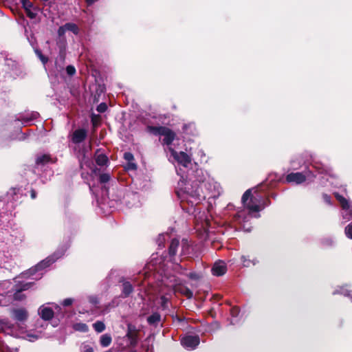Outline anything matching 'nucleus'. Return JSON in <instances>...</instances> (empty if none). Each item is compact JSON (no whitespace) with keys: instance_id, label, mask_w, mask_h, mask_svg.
I'll return each instance as SVG.
<instances>
[{"instance_id":"nucleus-1","label":"nucleus","mask_w":352,"mask_h":352,"mask_svg":"<svg viewBox=\"0 0 352 352\" xmlns=\"http://www.w3.org/2000/svg\"><path fill=\"white\" fill-rule=\"evenodd\" d=\"M176 168L177 175H181V179L178 182V186L176 190L177 195L181 201L182 208L190 215H192L196 219L197 215V206L198 205V184L196 181L190 182L184 181V175H182L179 170Z\"/></svg>"},{"instance_id":"nucleus-2","label":"nucleus","mask_w":352,"mask_h":352,"mask_svg":"<svg viewBox=\"0 0 352 352\" xmlns=\"http://www.w3.org/2000/svg\"><path fill=\"white\" fill-rule=\"evenodd\" d=\"M70 243L71 241L69 239H68L64 244L59 246L52 255L47 257L45 259L36 264L35 266L22 273V277H29L31 276L36 275V277L34 279H40L43 274L42 271L54 263L56 260L61 258L65 254L67 249L70 247Z\"/></svg>"},{"instance_id":"nucleus-3","label":"nucleus","mask_w":352,"mask_h":352,"mask_svg":"<svg viewBox=\"0 0 352 352\" xmlns=\"http://www.w3.org/2000/svg\"><path fill=\"white\" fill-rule=\"evenodd\" d=\"M164 285L173 290L174 292H179L186 296L188 298H191L193 296L192 292L187 287L182 284L180 278L175 276H170L165 280H163Z\"/></svg>"},{"instance_id":"nucleus-4","label":"nucleus","mask_w":352,"mask_h":352,"mask_svg":"<svg viewBox=\"0 0 352 352\" xmlns=\"http://www.w3.org/2000/svg\"><path fill=\"white\" fill-rule=\"evenodd\" d=\"M199 189L203 194H199V197H202L204 199H214L219 195V185L210 179H204L201 182L199 181Z\"/></svg>"},{"instance_id":"nucleus-5","label":"nucleus","mask_w":352,"mask_h":352,"mask_svg":"<svg viewBox=\"0 0 352 352\" xmlns=\"http://www.w3.org/2000/svg\"><path fill=\"white\" fill-rule=\"evenodd\" d=\"M261 199V196L257 198L256 196L252 195L251 189L247 190L241 198L244 206L253 212H258L265 208L264 205L262 206L260 205Z\"/></svg>"},{"instance_id":"nucleus-6","label":"nucleus","mask_w":352,"mask_h":352,"mask_svg":"<svg viewBox=\"0 0 352 352\" xmlns=\"http://www.w3.org/2000/svg\"><path fill=\"white\" fill-rule=\"evenodd\" d=\"M181 345L188 351L195 350L198 346L197 332H187L180 340Z\"/></svg>"},{"instance_id":"nucleus-7","label":"nucleus","mask_w":352,"mask_h":352,"mask_svg":"<svg viewBox=\"0 0 352 352\" xmlns=\"http://www.w3.org/2000/svg\"><path fill=\"white\" fill-rule=\"evenodd\" d=\"M170 152V157H173V160L177 162L179 166L187 168L190 164V157L184 152H177L172 147L168 148Z\"/></svg>"},{"instance_id":"nucleus-8","label":"nucleus","mask_w":352,"mask_h":352,"mask_svg":"<svg viewBox=\"0 0 352 352\" xmlns=\"http://www.w3.org/2000/svg\"><path fill=\"white\" fill-rule=\"evenodd\" d=\"M121 203L129 208L138 207L141 205L140 195L135 192H128L124 195Z\"/></svg>"},{"instance_id":"nucleus-9","label":"nucleus","mask_w":352,"mask_h":352,"mask_svg":"<svg viewBox=\"0 0 352 352\" xmlns=\"http://www.w3.org/2000/svg\"><path fill=\"white\" fill-rule=\"evenodd\" d=\"M307 177L302 173H291L287 175L285 180L287 183L300 184L306 181Z\"/></svg>"},{"instance_id":"nucleus-10","label":"nucleus","mask_w":352,"mask_h":352,"mask_svg":"<svg viewBox=\"0 0 352 352\" xmlns=\"http://www.w3.org/2000/svg\"><path fill=\"white\" fill-rule=\"evenodd\" d=\"M87 136V131L85 129L75 130L71 137L72 142L75 144L82 143Z\"/></svg>"},{"instance_id":"nucleus-11","label":"nucleus","mask_w":352,"mask_h":352,"mask_svg":"<svg viewBox=\"0 0 352 352\" xmlns=\"http://www.w3.org/2000/svg\"><path fill=\"white\" fill-rule=\"evenodd\" d=\"M227 266L226 263L221 261L216 262L211 268V272L213 276H221L227 272Z\"/></svg>"},{"instance_id":"nucleus-12","label":"nucleus","mask_w":352,"mask_h":352,"mask_svg":"<svg viewBox=\"0 0 352 352\" xmlns=\"http://www.w3.org/2000/svg\"><path fill=\"white\" fill-rule=\"evenodd\" d=\"M14 320L24 322L28 318V312L25 308L13 309L11 311Z\"/></svg>"},{"instance_id":"nucleus-13","label":"nucleus","mask_w":352,"mask_h":352,"mask_svg":"<svg viewBox=\"0 0 352 352\" xmlns=\"http://www.w3.org/2000/svg\"><path fill=\"white\" fill-rule=\"evenodd\" d=\"M56 160V157H53L50 154H41L36 157V164L37 166H44L47 164H54Z\"/></svg>"},{"instance_id":"nucleus-14","label":"nucleus","mask_w":352,"mask_h":352,"mask_svg":"<svg viewBox=\"0 0 352 352\" xmlns=\"http://www.w3.org/2000/svg\"><path fill=\"white\" fill-rule=\"evenodd\" d=\"M179 240L177 239H173L171 240L170 244L168 248V254H169L170 258L171 261H173L174 263H177V264L178 261H181V260L175 258L177 250L179 247Z\"/></svg>"},{"instance_id":"nucleus-15","label":"nucleus","mask_w":352,"mask_h":352,"mask_svg":"<svg viewBox=\"0 0 352 352\" xmlns=\"http://www.w3.org/2000/svg\"><path fill=\"white\" fill-rule=\"evenodd\" d=\"M39 116V113L36 111H32L31 113H26L25 114H21L17 118L18 121L21 122L23 125L29 124L30 122L36 120Z\"/></svg>"},{"instance_id":"nucleus-16","label":"nucleus","mask_w":352,"mask_h":352,"mask_svg":"<svg viewBox=\"0 0 352 352\" xmlns=\"http://www.w3.org/2000/svg\"><path fill=\"white\" fill-rule=\"evenodd\" d=\"M38 312L41 318L44 320H50L54 316L53 310L50 307H45L44 305L39 307Z\"/></svg>"},{"instance_id":"nucleus-17","label":"nucleus","mask_w":352,"mask_h":352,"mask_svg":"<svg viewBox=\"0 0 352 352\" xmlns=\"http://www.w3.org/2000/svg\"><path fill=\"white\" fill-rule=\"evenodd\" d=\"M162 136H164L163 144L167 145L168 149L169 147H171V144L175 139V133L166 128V131L162 134Z\"/></svg>"},{"instance_id":"nucleus-18","label":"nucleus","mask_w":352,"mask_h":352,"mask_svg":"<svg viewBox=\"0 0 352 352\" xmlns=\"http://www.w3.org/2000/svg\"><path fill=\"white\" fill-rule=\"evenodd\" d=\"M19 198V189L18 188H11L7 192L6 195V200L9 202L14 203Z\"/></svg>"},{"instance_id":"nucleus-19","label":"nucleus","mask_w":352,"mask_h":352,"mask_svg":"<svg viewBox=\"0 0 352 352\" xmlns=\"http://www.w3.org/2000/svg\"><path fill=\"white\" fill-rule=\"evenodd\" d=\"M125 338L128 339L126 346L135 347L139 342V333H126Z\"/></svg>"},{"instance_id":"nucleus-20","label":"nucleus","mask_w":352,"mask_h":352,"mask_svg":"<svg viewBox=\"0 0 352 352\" xmlns=\"http://www.w3.org/2000/svg\"><path fill=\"white\" fill-rule=\"evenodd\" d=\"M16 284L13 287V289H18L21 292L26 291L30 289L33 285L34 282L30 281V282H20V281H15Z\"/></svg>"},{"instance_id":"nucleus-21","label":"nucleus","mask_w":352,"mask_h":352,"mask_svg":"<svg viewBox=\"0 0 352 352\" xmlns=\"http://www.w3.org/2000/svg\"><path fill=\"white\" fill-rule=\"evenodd\" d=\"M333 195L337 201H339L342 209L347 210L349 208V204L345 197H344L338 192H334Z\"/></svg>"},{"instance_id":"nucleus-22","label":"nucleus","mask_w":352,"mask_h":352,"mask_svg":"<svg viewBox=\"0 0 352 352\" xmlns=\"http://www.w3.org/2000/svg\"><path fill=\"white\" fill-rule=\"evenodd\" d=\"M206 226H208L210 225V221L208 219H205L204 223H201V226L203 228V230L199 228V240H206L208 237V231L205 228Z\"/></svg>"},{"instance_id":"nucleus-23","label":"nucleus","mask_w":352,"mask_h":352,"mask_svg":"<svg viewBox=\"0 0 352 352\" xmlns=\"http://www.w3.org/2000/svg\"><path fill=\"white\" fill-rule=\"evenodd\" d=\"M133 291V287L132 285L128 282L125 281L122 283V296L126 298L129 296Z\"/></svg>"},{"instance_id":"nucleus-24","label":"nucleus","mask_w":352,"mask_h":352,"mask_svg":"<svg viewBox=\"0 0 352 352\" xmlns=\"http://www.w3.org/2000/svg\"><path fill=\"white\" fill-rule=\"evenodd\" d=\"M111 336L108 333L103 334L100 336V344L102 347L109 346L111 344Z\"/></svg>"},{"instance_id":"nucleus-25","label":"nucleus","mask_w":352,"mask_h":352,"mask_svg":"<svg viewBox=\"0 0 352 352\" xmlns=\"http://www.w3.org/2000/svg\"><path fill=\"white\" fill-rule=\"evenodd\" d=\"M148 131L151 133L155 135H161L166 131V127L164 126H148Z\"/></svg>"},{"instance_id":"nucleus-26","label":"nucleus","mask_w":352,"mask_h":352,"mask_svg":"<svg viewBox=\"0 0 352 352\" xmlns=\"http://www.w3.org/2000/svg\"><path fill=\"white\" fill-rule=\"evenodd\" d=\"M161 319V316L155 312L147 318V322L151 325H156Z\"/></svg>"},{"instance_id":"nucleus-27","label":"nucleus","mask_w":352,"mask_h":352,"mask_svg":"<svg viewBox=\"0 0 352 352\" xmlns=\"http://www.w3.org/2000/svg\"><path fill=\"white\" fill-rule=\"evenodd\" d=\"M96 162L98 166H104L108 162V158L104 154H98L96 157Z\"/></svg>"},{"instance_id":"nucleus-28","label":"nucleus","mask_w":352,"mask_h":352,"mask_svg":"<svg viewBox=\"0 0 352 352\" xmlns=\"http://www.w3.org/2000/svg\"><path fill=\"white\" fill-rule=\"evenodd\" d=\"M65 28L67 29V31H70L73 32L74 34H78L79 32L78 27L73 23H65Z\"/></svg>"},{"instance_id":"nucleus-29","label":"nucleus","mask_w":352,"mask_h":352,"mask_svg":"<svg viewBox=\"0 0 352 352\" xmlns=\"http://www.w3.org/2000/svg\"><path fill=\"white\" fill-rule=\"evenodd\" d=\"M94 330L98 333H101L105 329V324L102 321H96L93 324Z\"/></svg>"},{"instance_id":"nucleus-30","label":"nucleus","mask_w":352,"mask_h":352,"mask_svg":"<svg viewBox=\"0 0 352 352\" xmlns=\"http://www.w3.org/2000/svg\"><path fill=\"white\" fill-rule=\"evenodd\" d=\"M74 329L76 331L80 332H87L89 330L88 326L85 323H76L74 324Z\"/></svg>"},{"instance_id":"nucleus-31","label":"nucleus","mask_w":352,"mask_h":352,"mask_svg":"<svg viewBox=\"0 0 352 352\" xmlns=\"http://www.w3.org/2000/svg\"><path fill=\"white\" fill-rule=\"evenodd\" d=\"M169 299L166 296H162L160 298V306L163 310L168 309L169 307Z\"/></svg>"},{"instance_id":"nucleus-32","label":"nucleus","mask_w":352,"mask_h":352,"mask_svg":"<svg viewBox=\"0 0 352 352\" xmlns=\"http://www.w3.org/2000/svg\"><path fill=\"white\" fill-rule=\"evenodd\" d=\"M34 52H35L36 55L37 56V57L42 62V63L45 65L48 61V58L46 57L45 56H44L42 54L41 51L38 49H35Z\"/></svg>"},{"instance_id":"nucleus-33","label":"nucleus","mask_w":352,"mask_h":352,"mask_svg":"<svg viewBox=\"0 0 352 352\" xmlns=\"http://www.w3.org/2000/svg\"><path fill=\"white\" fill-rule=\"evenodd\" d=\"M14 294H13V298L15 300L21 301L25 298V296L22 294L23 292H21L18 289H13Z\"/></svg>"},{"instance_id":"nucleus-34","label":"nucleus","mask_w":352,"mask_h":352,"mask_svg":"<svg viewBox=\"0 0 352 352\" xmlns=\"http://www.w3.org/2000/svg\"><path fill=\"white\" fill-rule=\"evenodd\" d=\"M80 352H94V347L88 343H82L80 346Z\"/></svg>"},{"instance_id":"nucleus-35","label":"nucleus","mask_w":352,"mask_h":352,"mask_svg":"<svg viewBox=\"0 0 352 352\" xmlns=\"http://www.w3.org/2000/svg\"><path fill=\"white\" fill-rule=\"evenodd\" d=\"M65 61V56L63 54H60L56 59L55 64L58 71H61L63 67L61 65H58V62L63 64Z\"/></svg>"},{"instance_id":"nucleus-36","label":"nucleus","mask_w":352,"mask_h":352,"mask_svg":"<svg viewBox=\"0 0 352 352\" xmlns=\"http://www.w3.org/2000/svg\"><path fill=\"white\" fill-rule=\"evenodd\" d=\"M110 180V175L108 173H102L100 175L99 181L101 184H105Z\"/></svg>"},{"instance_id":"nucleus-37","label":"nucleus","mask_w":352,"mask_h":352,"mask_svg":"<svg viewBox=\"0 0 352 352\" xmlns=\"http://www.w3.org/2000/svg\"><path fill=\"white\" fill-rule=\"evenodd\" d=\"M139 333V329L136 327L135 325L132 324H127V331L126 333Z\"/></svg>"},{"instance_id":"nucleus-38","label":"nucleus","mask_w":352,"mask_h":352,"mask_svg":"<svg viewBox=\"0 0 352 352\" xmlns=\"http://www.w3.org/2000/svg\"><path fill=\"white\" fill-rule=\"evenodd\" d=\"M166 236H168V233L161 234L159 235L157 241L159 246H164V243L166 241Z\"/></svg>"},{"instance_id":"nucleus-39","label":"nucleus","mask_w":352,"mask_h":352,"mask_svg":"<svg viewBox=\"0 0 352 352\" xmlns=\"http://www.w3.org/2000/svg\"><path fill=\"white\" fill-rule=\"evenodd\" d=\"M25 12H26L27 16L31 19H35L37 16V12L36 11L35 9H34V10H32V8L29 9L27 11H25Z\"/></svg>"},{"instance_id":"nucleus-40","label":"nucleus","mask_w":352,"mask_h":352,"mask_svg":"<svg viewBox=\"0 0 352 352\" xmlns=\"http://www.w3.org/2000/svg\"><path fill=\"white\" fill-rule=\"evenodd\" d=\"M240 313V308L238 306H234L230 309V314L232 317L235 318L239 316Z\"/></svg>"},{"instance_id":"nucleus-41","label":"nucleus","mask_w":352,"mask_h":352,"mask_svg":"<svg viewBox=\"0 0 352 352\" xmlns=\"http://www.w3.org/2000/svg\"><path fill=\"white\" fill-rule=\"evenodd\" d=\"M21 3L25 11L32 8V3L29 0H21Z\"/></svg>"},{"instance_id":"nucleus-42","label":"nucleus","mask_w":352,"mask_h":352,"mask_svg":"<svg viewBox=\"0 0 352 352\" xmlns=\"http://www.w3.org/2000/svg\"><path fill=\"white\" fill-rule=\"evenodd\" d=\"M65 70L69 76H72L76 74V69L73 65L67 66Z\"/></svg>"},{"instance_id":"nucleus-43","label":"nucleus","mask_w":352,"mask_h":352,"mask_svg":"<svg viewBox=\"0 0 352 352\" xmlns=\"http://www.w3.org/2000/svg\"><path fill=\"white\" fill-rule=\"evenodd\" d=\"M89 302L94 306H96L99 303V300L96 296H89L88 297Z\"/></svg>"},{"instance_id":"nucleus-44","label":"nucleus","mask_w":352,"mask_h":352,"mask_svg":"<svg viewBox=\"0 0 352 352\" xmlns=\"http://www.w3.org/2000/svg\"><path fill=\"white\" fill-rule=\"evenodd\" d=\"M107 105L104 102L100 103L99 105H98L97 109H96V110L99 113H104L107 111Z\"/></svg>"},{"instance_id":"nucleus-45","label":"nucleus","mask_w":352,"mask_h":352,"mask_svg":"<svg viewBox=\"0 0 352 352\" xmlns=\"http://www.w3.org/2000/svg\"><path fill=\"white\" fill-rule=\"evenodd\" d=\"M345 233L348 238L352 239V222L345 228Z\"/></svg>"},{"instance_id":"nucleus-46","label":"nucleus","mask_w":352,"mask_h":352,"mask_svg":"<svg viewBox=\"0 0 352 352\" xmlns=\"http://www.w3.org/2000/svg\"><path fill=\"white\" fill-rule=\"evenodd\" d=\"M6 64L8 65V66H12V70H17L18 69V64L12 60H8L7 59L6 60Z\"/></svg>"},{"instance_id":"nucleus-47","label":"nucleus","mask_w":352,"mask_h":352,"mask_svg":"<svg viewBox=\"0 0 352 352\" xmlns=\"http://www.w3.org/2000/svg\"><path fill=\"white\" fill-rule=\"evenodd\" d=\"M241 261L243 262V265L244 267H249L250 263H252V261L248 258V256H246L243 255L241 256Z\"/></svg>"},{"instance_id":"nucleus-48","label":"nucleus","mask_w":352,"mask_h":352,"mask_svg":"<svg viewBox=\"0 0 352 352\" xmlns=\"http://www.w3.org/2000/svg\"><path fill=\"white\" fill-rule=\"evenodd\" d=\"M124 158L128 162H130L133 160V155L130 152H126L124 153Z\"/></svg>"},{"instance_id":"nucleus-49","label":"nucleus","mask_w":352,"mask_h":352,"mask_svg":"<svg viewBox=\"0 0 352 352\" xmlns=\"http://www.w3.org/2000/svg\"><path fill=\"white\" fill-rule=\"evenodd\" d=\"M74 302V299L71 298H65L62 302V305L64 307H68L71 305Z\"/></svg>"},{"instance_id":"nucleus-50","label":"nucleus","mask_w":352,"mask_h":352,"mask_svg":"<svg viewBox=\"0 0 352 352\" xmlns=\"http://www.w3.org/2000/svg\"><path fill=\"white\" fill-rule=\"evenodd\" d=\"M322 199H323L325 203H327V204H329V205L331 204V197L330 195H329L326 193H324L322 195Z\"/></svg>"},{"instance_id":"nucleus-51","label":"nucleus","mask_w":352,"mask_h":352,"mask_svg":"<svg viewBox=\"0 0 352 352\" xmlns=\"http://www.w3.org/2000/svg\"><path fill=\"white\" fill-rule=\"evenodd\" d=\"M67 32V29L65 28V25L59 27L58 30V35L61 37L65 35Z\"/></svg>"},{"instance_id":"nucleus-52","label":"nucleus","mask_w":352,"mask_h":352,"mask_svg":"<svg viewBox=\"0 0 352 352\" xmlns=\"http://www.w3.org/2000/svg\"><path fill=\"white\" fill-rule=\"evenodd\" d=\"M207 314L214 318L215 317L216 313L214 312V309L211 308L208 311Z\"/></svg>"},{"instance_id":"nucleus-53","label":"nucleus","mask_w":352,"mask_h":352,"mask_svg":"<svg viewBox=\"0 0 352 352\" xmlns=\"http://www.w3.org/2000/svg\"><path fill=\"white\" fill-rule=\"evenodd\" d=\"M128 168L135 169L136 168V165L134 163H132L131 162H130L128 164Z\"/></svg>"},{"instance_id":"nucleus-54","label":"nucleus","mask_w":352,"mask_h":352,"mask_svg":"<svg viewBox=\"0 0 352 352\" xmlns=\"http://www.w3.org/2000/svg\"><path fill=\"white\" fill-rule=\"evenodd\" d=\"M0 324L1 325H5L7 326L8 324V321L7 319H3L0 320Z\"/></svg>"},{"instance_id":"nucleus-55","label":"nucleus","mask_w":352,"mask_h":352,"mask_svg":"<svg viewBox=\"0 0 352 352\" xmlns=\"http://www.w3.org/2000/svg\"><path fill=\"white\" fill-rule=\"evenodd\" d=\"M30 196L32 199H35L36 197V192L34 190H32L30 192Z\"/></svg>"},{"instance_id":"nucleus-56","label":"nucleus","mask_w":352,"mask_h":352,"mask_svg":"<svg viewBox=\"0 0 352 352\" xmlns=\"http://www.w3.org/2000/svg\"><path fill=\"white\" fill-rule=\"evenodd\" d=\"M96 1H98V0H86V3H87L88 6H91Z\"/></svg>"},{"instance_id":"nucleus-57","label":"nucleus","mask_w":352,"mask_h":352,"mask_svg":"<svg viewBox=\"0 0 352 352\" xmlns=\"http://www.w3.org/2000/svg\"><path fill=\"white\" fill-rule=\"evenodd\" d=\"M187 248H186L184 246V244L183 247H182V254H187Z\"/></svg>"},{"instance_id":"nucleus-58","label":"nucleus","mask_w":352,"mask_h":352,"mask_svg":"<svg viewBox=\"0 0 352 352\" xmlns=\"http://www.w3.org/2000/svg\"><path fill=\"white\" fill-rule=\"evenodd\" d=\"M205 157H206L205 154H203V155H201V162H204V161L205 162H207V160H206V159H205Z\"/></svg>"},{"instance_id":"nucleus-59","label":"nucleus","mask_w":352,"mask_h":352,"mask_svg":"<svg viewBox=\"0 0 352 352\" xmlns=\"http://www.w3.org/2000/svg\"><path fill=\"white\" fill-rule=\"evenodd\" d=\"M89 187L90 192L94 193V188H93V186H91L90 184H89Z\"/></svg>"},{"instance_id":"nucleus-60","label":"nucleus","mask_w":352,"mask_h":352,"mask_svg":"<svg viewBox=\"0 0 352 352\" xmlns=\"http://www.w3.org/2000/svg\"><path fill=\"white\" fill-rule=\"evenodd\" d=\"M81 175H82V177L84 179H85L87 178V175H85V173H82Z\"/></svg>"},{"instance_id":"nucleus-61","label":"nucleus","mask_w":352,"mask_h":352,"mask_svg":"<svg viewBox=\"0 0 352 352\" xmlns=\"http://www.w3.org/2000/svg\"><path fill=\"white\" fill-rule=\"evenodd\" d=\"M261 188V186H258L255 190L254 192L256 193L258 191V188Z\"/></svg>"},{"instance_id":"nucleus-62","label":"nucleus","mask_w":352,"mask_h":352,"mask_svg":"<svg viewBox=\"0 0 352 352\" xmlns=\"http://www.w3.org/2000/svg\"><path fill=\"white\" fill-rule=\"evenodd\" d=\"M267 201V205H269V204H270V203H271V202H270V200L269 199H267V201Z\"/></svg>"},{"instance_id":"nucleus-63","label":"nucleus","mask_w":352,"mask_h":352,"mask_svg":"<svg viewBox=\"0 0 352 352\" xmlns=\"http://www.w3.org/2000/svg\"><path fill=\"white\" fill-rule=\"evenodd\" d=\"M130 352H138L136 350H132Z\"/></svg>"},{"instance_id":"nucleus-64","label":"nucleus","mask_w":352,"mask_h":352,"mask_svg":"<svg viewBox=\"0 0 352 352\" xmlns=\"http://www.w3.org/2000/svg\"><path fill=\"white\" fill-rule=\"evenodd\" d=\"M23 140L25 139V134H23Z\"/></svg>"}]
</instances>
